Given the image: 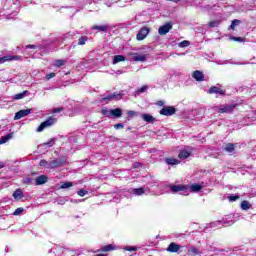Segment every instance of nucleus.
<instances>
[{
    "label": "nucleus",
    "mask_w": 256,
    "mask_h": 256,
    "mask_svg": "<svg viewBox=\"0 0 256 256\" xmlns=\"http://www.w3.org/2000/svg\"><path fill=\"white\" fill-rule=\"evenodd\" d=\"M99 251H101V250H96L95 253H99Z\"/></svg>",
    "instance_id": "nucleus-55"
},
{
    "label": "nucleus",
    "mask_w": 256,
    "mask_h": 256,
    "mask_svg": "<svg viewBox=\"0 0 256 256\" xmlns=\"http://www.w3.org/2000/svg\"><path fill=\"white\" fill-rule=\"evenodd\" d=\"M188 253L191 256H196V255H201V252H199V249L195 248V247H191L188 249Z\"/></svg>",
    "instance_id": "nucleus-25"
},
{
    "label": "nucleus",
    "mask_w": 256,
    "mask_h": 256,
    "mask_svg": "<svg viewBox=\"0 0 256 256\" xmlns=\"http://www.w3.org/2000/svg\"><path fill=\"white\" fill-rule=\"evenodd\" d=\"M92 29H94L96 31H107L108 26L107 25H102V26L95 25L92 27Z\"/></svg>",
    "instance_id": "nucleus-29"
},
{
    "label": "nucleus",
    "mask_w": 256,
    "mask_h": 256,
    "mask_svg": "<svg viewBox=\"0 0 256 256\" xmlns=\"http://www.w3.org/2000/svg\"><path fill=\"white\" fill-rule=\"evenodd\" d=\"M241 209H243V211H248V209H251V203L247 200L242 201Z\"/></svg>",
    "instance_id": "nucleus-24"
},
{
    "label": "nucleus",
    "mask_w": 256,
    "mask_h": 256,
    "mask_svg": "<svg viewBox=\"0 0 256 256\" xmlns=\"http://www.w3.org/2000/svg\"><path fill=\"white\" fill-rule=\"evenodd\" d=\"M191 45V42L188 40H183L182 42H180L178 44V47L180 48H185V47H189Z\"/></svg>",
    "instance_id": "nucleus-30"
},
{
    "label": "nucleus",
    "mask_w": 256,
    "mask_h": 256,
    "mask_svg": "<svg viewBox=\"0 0 256 256\" xmlns=\"http://www.w3.org/2000/svg\"><path fill=\"white\" fill-rule=\"evenodd\" d=\"M115 249H116L115 246H113V244H110L102 247L101 251H103L104 253H107V251H115Z\"/></svg>",
    "instance_id": "nucleus-27"
},
{
    "label": "nucleus",
    "mask_w": 256,
    "mask_h": 256,
    "mask_svg": "<svg viewBox=\"0 0 256 256\" xmlns=\"http://www.w3.org/2000/svg\"><path fill=\"white\" fill-rule=\"evenodd\" d=\"M63 107H59V108H54L52 110H50V113H61V111H63Z\"/></svg>",
    "instance_id": "nucleus-42"
},
{
    "label": "nucleus",
    "mask_w": 256,
    "mask_h": 256,
    "mask_svg": "<svg viewBox=\"0 0 256 256\" xmlns=\"http://www.w3.org/2000/svg\"><path fill=\"white\" fill-rule=\"evenodd\" d=\"M237 25H239V20H233L230 25V28L235 29V27H237Z\"/></svg>",
    "instance_id": "nucleus-45"
},
{
    "label": "nucleus",
    "mask_w": 256,
    "mask_h": 256,
    "mask_svg": "<svg viewBox=\"0 0 256 256\" xmlns=\"http://www.w3.org/2000/svg\"><path fill=\"white\" fill-rule=\"evenodd\" d=\"M147 190L145 188H134L130 190L131 195H144Z\"/></svg>",
    "instance_id": "nucleus-17"
},
{
    "label": "nucleus",
    "mask_w": 256,
    "mask_h": 256,
    "mask_svg": "<svg viewBox=\"0 0 256 256\" xmlns=\"http://www.w3.org/2000/svg\"><path fill=\"white\" fill-rule=\"evenodd\" d=\"M102 115L104 117H121L123 115V111L120 108L108 110V109H103L102 110Z\"/></svg>",
    "instance_id": "nucleus-2"
},
{
    "label": "nucleus",
    "mask_w": 256,
    "mask_h": 256,
    "mask_svg": "<svg viewBox=\"0 0 256 256\" xmlns=\"http://www.w3.org/2000/svg\"><path fill=\"white\" fill-rule=\"evenodd\" d=\"M10 139H13V133H9L5 136H2L0 138V145H3L4 143H7V141H9Z\"/></svg>",
    "instance_id": "nucleus-20"
},
{
    "label": "nucleus",
    "mask_w": 256,
    "mask_h": 256,
    "mask_svg": "<svg viewBox=\"0 0 256 256\" xmlns=\"http://www.w3.org/2000/svg\"><path fill=\"white\" fill-rule=\"evenodd\" d=\"M183 246L172 242L168 245V247L166 248V251H168V253H182L183 250Z\"/></svg>",
    "instance_id": "nucleus-7"
},
{
    "label": "nucleus",
    "mask_w": 256,
    "mask_h": 256,
    "mask_svg": "<svg viewBox=\"0 0 256 256\" xmlns=\"http://www.w3.org/2000/svg\"><path fill=\"white\" fill-rule=\"evenodd\" d=\"M201 189H203V186L200 184L194 183L190 186V191H192L193 193H197V192L201 191Z\"/></svg>",
    "instance_id": "nucleus-21"
},
{
    "label": "nucleus",
    "mask_w": 256,
    "mask_h": 256,
    "mask_svg": "<svg viewBox=\"0 0 256 256\" xmlns=\"http://www.w3.org/2000/svg\"><path fill=\"white\" fill-rule=\"evenodd\" d=\"M40 167H49V162H47L46 160H41L39 163Z\"/></svg>",
    "instance_id": "nucleus-41"
},
{
    "label": "nucleus",
    "mask_w": 256,
    "mask_h": 256,
    "mask_svg": "<svg viewBox=\"0 0 256 256\" xmlns=\"http://www.w3.org/2000/svg\"><path fill=\"white\" fill-rule=\"evenodd\" d=\"M123 127H124V126H123L122 123H118V124H115V125H114V128H115V129H123Z\"/></svg>",
    "instance_id": "nucleus-48"
},
{
    "label": "nucleus",
    "mask_w": 256,
    "mask_h": 256,
    "mask_svg": "<svg viewBox=\"0 0 256 256\" xmlns=\"http://www.w3.org/2000/svg\"><path fill=\"white\" fill-rule=\"evenodd\" d=\"M54 65L55 67H63V65H65V60L63 59L55 60Z\"/></svg>",
    "instance_id": "nucleus-32"
},
{
    "label": "nucleus",
    "mask_w": 256,
    "mask_h": 256,
    "mask_svg": "<svg viewBox=\"0 0 256 256\" xmlns=\"http://www.w3.org/2000/svg\"><path fill=\"white\" fill-rule=\"evenodd\" d=\"M172 29H173V24L166 23L165 25L161 26L158 29V33H159V35H167V33H169V31Z\"/></svg>",
    "instance_id": "nucleus-12"
},
{
    "label": "nucleus",
    "mask_w": 256,
    "mask_h": 256,
    "mask_svg": "<svg viewBox=\"0 0 256 256\" xmlns=\"http://www.w3.org/2000/svg\"><path fill=\"white\" fill-rule=\"evenodd\" d=\"M61 165H63V161H61L60 159L51 161L49 163V166H46L47 169H55L56 167H61Z\"/></svg>",
    "instance_id": "nucleus-15"
},
{
    "label": "nucleus",
    "mask_w": 256,
    "mask_h": 256,
    "mask_svg": "<svg viewBox=\"0 0 256 256\" xmlns=\"http://www.w3.org/2000/svg\"><path fill=\"white\" fill-rule=\"evenodd\" d=\"M150 31L151 30L149 29V27H142L136 35L137 41H143L144 39H147V35H149Z\"/></svg>",
    "instance_id": "nucleus-6"
},
{
    "label": "nucleus",
    "mask_w": 256,
    "mask_h": 256,
    "mask_svg": "<svg viewBox=\"0 0 256 256\" xmlns=\"http://www.w3.org/2000/svg\"><path fill=\"white\" fill-rule=\"evenodd\" d=\"M147 89H149V86L144 85L140 89L136 91V95H141V93H146Z\"/></svg>",
    "instance_id": "nucleus-31"
},
{
    "label": "nucleus",
    "mask_w": 256,
    "mask_h": 256,
    "mask_svg": "<svg viewBox=\"0 0 256 256\" xmlns=\"http://www.w3.org/2000/svg\"><path fill=\"white\" fill-rule=\"evenodd\" d=\"M217 25H219V21L217 20L208 23V27L210 28L217 27Z\"/></svg>",
    "instance_id": "nucleus-37"
},
{
    "label": "nucleus",
    "mask_w": 256,
    "mask_h": 256,
    "mask_svg": "<svg viewBox=\"0 0 256 256\" xmlns=\"http://www.w3.org/2000/svg\"><path fill=\"white\" fill-rule=\"evenodd\" d=\"M191 152H189L187 149H183L180 151L178 157L179 159H187L188 157H190Z\"/></svg>",
    "instance_id": "nucleus-18"
},
{
    "label": "nucleus",
    "mask_w": 256,
    "mask_h": 256,
    "mask_svg": "<svg viewBox=\"0 0 256 256\" xmlns=\"http://www.w3.org/2000/svg\"><path fill=\"white\" fill-rule=\"evenodd\" d=\"M21 56L19 55H6L0 58V65H3V63H7V61H20Z\"/></svg>",
    "instance_id": "nucleus-9"
},
{
    "label": "nucleus",
    "mask_w": 256,
    "mask_h": 256,
    "mask_svg": "<svg viewBox=\"0 0 256 256\" xmlns=\"http://www.w3.org/2000/svg\"><path fill=\"white\" fill-rule=\"evenodd\" d=\"M142 119L146 121V123H153L155 121V118H153V116L150 114H143Z\"/></svg>",
    "instance_id": "nucleus-23"
},
{
    "label": "nucleus",
    "mask_w": 256,
    "mask_h": 256,
    "mask_svg": "<svg viewBox=\"0 0 256 256\" xmlns=\"http://www.w3.org/2000/svg\"><path fill=\"white\" fill-rule=\"evenodd\" d=\"M178 55H185V53H181V54H178Z\"/></svg>",
    "instance_id": "nucleus-56"
},
{
    "label": "nucleus",
    "mask_w": 256,
    "mask_h": 256,
    "mask_svg": "<svg viewBox=\"0 0 256 256\" xmlns=\"http://www.w3.org/2000/svg\"><path fill=\"white\" fill-rule=\"evenodd\" d=\"M228 153H233V151H235V144L229 143L226 144L225 148H224Z\"/></svg>",
    "instance_id": "nucleus-28"
},
{
    "label": "nucleus",
    "mask_w": 256,
    "mask_h": 256,
    "mask_svg": "<svg viewBox=\"0 0 256 256\" xmlns=\"http://www.w3.org/2000/svg\"><path fill=\"white\" fill-rule=\"evenodd\" d=\"M172 193H179L182 191L185 195H189V187L187 185H170Z\"/></svg>",
    "instance_id": "nucleus-5"
},
{
    "label": "nucleus",
    "mask_w": 256,
    "mask_h": 256,
    "mask_svg": "<svg viewBox=\"0 0 256 256\" xmlns=\"http://www.w3.org/2000/svg\"><path fill=\"white\" fill-rule=\"evenodd\" d=\"M14 199H23V190L22 189H16L15 192L13 193Z\"/></svg>",
    "instance_id": "nucleus-22"
},
{
    "label": "nucleus",
    "mask_w": 256,
    "mask_h": 256,
    "mask_svg": "<svg viewBox=\"0 0 256 256\" xmlns=\"http://www.w3.org/2000/svg\"><path fill=\"white\" fill-rule=\"evenodd\" d=\"M57 123V119L55 118H48L46 121L42 122L40 126L37 128L38 133H41L44 129H47V127H51L52 125H55Z\"/></svg>",
    "instance_id": "nucleus-4"
},
{
    "label": "nucleus",
    "mask_w": 256,
    "mask_h": 256,
    "mask_svg": "<svg viewBox=\"0 0 256 256\" xmlns=\"http://www.w3.org/2000/svg\"><path fill=\"white\" fill-rule=\"evenodd\" d=\"M208 93L209 95H225L224 90H222L217 86L210 87V89L208 90Z\"/></svg>",
    "instance_id": "nucleus-13"
},
{
    "label": "nucleus",
    "mask_w": 256,
    "mask_h": 256,
    "mask_svg": "<svg viewBox=\"0 0 256 256\" xmlns=\"http://www.w3.org/2000/svg\"><path fill=\"white\" fill-rule=\"evenodd\" d=\"M27 93H28L27 91H23L22 93L16 94L14 96V99H16V100L24 99V97L27 95Z\"/></svg>",
    "instance_id": "nucleus-33"
},
{
    "label": "nucleus",
    "mask_w": 256,
    "mask_h": 256,
    "mask_svg": "<svg viewBox=\"0 0 256 256\" xmlns=\"http://www.w3.org/2000/svg\"><path fill=\"white\" fill-rule=\"evenodd\" d=\"M23 211H25V209H23V208H17L15 211H14V213H13V215H15V216H17V215H21V213H23Z\"/></svg>",
    "instance_id": "nucleus-40"
},
{
    "label": "nucleus",
    "mask_w": 256,
    "mask_h": 256,
    "mask_svg": "<svg viewBox=\"0 0 256 256\" xmlns=\"http://www.w3.org/2000/svg\"><path fill=\"white\" fill-rule=\"evenodd\" d=\"M85 43H87V37L86 36H81L78 39V45H85Z\"/></svg>",
    "instance_id": "nucleus-35"
},
{
    "label": "nucleus",
    "mask_w": 256,
    "mask_h": 256,
    "mask_svg": "<svg viewBox=\"0 0 256 256\" xmlns=\"http://www.w3.org/2000/svg\"><path fill=\"white\" fill-rule=\"evenodd\" d=\"M208 251H217V248L216 247H213V246H209L207 248Z\"/></svg>",
    "instance_id": "nucleus-52"
},
{
    "label": "nucleus",
    "mask_w": 256,
    "mask_h": 256,
    "mask_svg": "<svg viewBox=\"0 0 256 256\" xmlns=\"http://www.w3.org/2000/svg\"><path fill=\"white\" fill-rule=\"evenodd\" d=\"M128 57H132L130 61L145 63L147 61V55L146 54H139L135 52H129Z\"/></svg>",
    "instance_id": "nucleus-3"
},
{
    "label": "nucleus",
    "mask_w": 256,
    "mask_h": 256,
    "mask_svg": "<svg viewBox=\"0 0 256 256\" xmlns=\"http://www.w3.org/2000/svg\"><path fill=\"white\" fill-rule=\"evenodd\" d=\"M31 114V109H25L18 111L14 116V121H19V119H23V117H27V115Z\"/></svg>",
    "instance_id": "nucleus-11"
},
{
    "label": "nucleus",
    "mask_w": 256,
    "mask_h": 256,
    "mask_svg": "<svg viewBox=\"0 0 256 256\" xmlns=\"http://www.w3.org/2000/svg\"><path fill=\"white\" fill-rule=\"evenodd\" d=\"M160 115H165V117H169L171 115H175V108L173 106L163 107L160 110Z\"/></svg>",
    "instance_id": "nucleus-10"
},
{
    "label": "nucleus",
    "mask_w": 256,
    "mask_h": 256,
    "mask_svg": "<svg viewBox=\"0 0 256 256\" xmlns=\"http://www.w3.org/2000/svg\"><path fill=\"white\" fill-rule=\"evenodd\" d=\"M43 145L47 147H53V145H55V139L52 138L50 141L44 143Z\"/></svg>",
    "instance_id": "nucleus-36"
},
{
    "label": "nucleus",
    "mask_w": 256,
    "mask_h": 256,
    "mask_svg": "<svg viewBox=\"0 0 256 256\" xmlns=\"http://www.w3.org/2000/svg\"><path fill=\"white\" fill-rule=\"evenodd\" d=\"M218 223H222L223 225H233L234 221H226V220H222L221 222H218Z\"/></svg>",
    "instance_id": "nucleus-46"
},
{
    "label": "nucleus",
    "mask_w": 256,
    "mask_h": 256,
    "mask_svg": "<svg viewBox=\"0 0 256 256\" xmlns=\"http://www.w3.org/2000/svg\"><path fill=\"white\" fill-rule=\"evenodd\" d=\"M127 115H128V117H133L134 115H136V112L133 110H130V111H128Z\"/></svg>",
    "instance_id": "nucleus-49"
},
{
    "label": "nucleus",
    "mask_w": 256,
    "mask_h": 256,
    "mask_svg": "<svg viewBox=\"0 0 256 256\" xmlns=\"http://www.w3.org/2000/svg\"><path fill=\"white\" fill-rule=\"evenodd\" d=\"M167 165H179L180 161L175 158H166Z\"/></svg>",
    "instance_id": "nucleus-26"
},
{
    "label": "nucleus",
    "mask_w": 256,
    "mask_h": 256,
    "mask_svg": "<svg viewBox=\"0 0 256 256\" xmlns=\"http://www.w3.org/2000/svg\"><path fill=\"white\" fill-rule=\"evenodd\" d=\"M3 167H5V163L0 162V169H3Z\"/></svg>",
    "instance_id": "nucleus-54"
},
{
    "label": "nucleus",
    "mask_w": 256,
    "mask_h": 256,
    "mask_svg": "<svg viewBox=\"0 0 256 256\" xmlns=\"http://www.w3.org/2000/svg\"><path fill=\"white\" fill-rule=\"evenodd\" d=\"M48 180L49 178H47V176L45 175L38 176L35 179V185H45V183H47Z\"/></svg>",
    "instance_id": "nucleus-14"
},
{
    "label": "nucleus",
    "mask_w": 256,
    "mask_h": 256,
    "mask_svg": "<svg viewBox=\"0 0 256 256\" xmlns=\"http://www.w3.org/2000/svg\"><path fill=\"white\" fill-rule=\"evenodd\" d=\"M69 187H73L72 182H64L61 186L60 189H69Z\"/></svg>",
    "instance_id": "nucleus-34"
},
{
    "label": "nucleus",
    "mask_w": 256,
    "mask_h": 256,
    "mask_svg": "<svg viewBox=\"0 0 256 256\" xmlns=\"http://www.w3.org/2000/svg\"><path fill=\"white\" fill-rule=\"evenodd\" d=\"M55 73L54 72H52V73H50V74H47L46 75V79H47V81H49L50 79H53V77H55Z\"/></svg>",
    "instance_id": "nucleus-47"
},
{
    "label": "nucleus",
    "mask_w": 256,
    "mask_h": 256,
    "mask_svg": "<svg viewBox=\"0 0 256 256\" xmlns=\"http://www.w3.org/2000/svg\"><path fill=\"white\" fill-rule=\"evenodd\" d=\"M192 77L196 81H203L205 76H203V72L196 70L193 72Z\"/></svg>",
    "instance_id": "nucleus-16"
},
{
    "label": "nucleus",
    "mask_w": 256,
    "mask_h": 256,
    "mask_svg": "<svg viewBox=\"0 0 256 256\" xmlns=\"http://www.w3.org/2000/svg\"><path fill=\"white\" fill-rule=\"evenodd\" d=\"M235 109V104H225L212 107V111L216 113H231Z\"/></svg>",
    "instance_id": "nucleus-1"
},
{
    "label": "nucleus",
    "mask_w": 256,
    "mask_h": 256,
    "mask_svg": "<svg viewBox=\"0 0 256 256\" xmlns=\"http://www.w3.org/2000/svg\"><path fill=\"white\" fill-rule=\"evenodd\" d=\"M26 49H37V46H35V45H27Z\"/></svg>",
    "instance_id": "nucleus-51"
},
{
    "label": "nucleus",
    "mask_w": 256,
    "mask_h": 256,
    "mask_svg": "<svg viewBox=\"0 0 256 256\" xmlns=\"http://www.w3.org/2000/svg\"><path fill=\"white\" fill-rule=\"evenodd\" d=\"M125 251H137L136 246H127L124 248Z\"/></svg>",
    "instance_id": "nucleus-44"
},
{
    "label": "nucleus",
    "mask_w": 256,
    "mask_h": 256,
    "mask_svg": "<svg viewBox=\"0 0 256 256\" xmlns=\"http://www.w3.org/2000/svg\"><path fill=\"white\" fill-rule=\"evenodd\" d=\"M232 39H233V41H238L239 43H241V41H243V38H241V37H233Z\"/></svg>",
    "instance_id": "nucleus-50"
},
{
    "label": "nucleus",
    "mask_w": 256,
    "mask_h": 256,
    "mask_svg": "<svg viewBox=\"0 0 256 256\" xmlns=\"http://www.w3.org/2000/svg\"><path fill=\"white\" fill-rule=\"evenodd\" d=\"M88 191L87 190H84V189H81L77 192V194L80 196V197H85V195H87Z\"/></svg>",
    "instance_id": "nucleus-39"
},
{
    "label": "nucleus",
    "mask_w": 256,
    "mask_h": 256,
    "mask_svg": "<svg viewBox=\"0 0 256 256\" xmlns=\"http://www.w3.org/2000/svg\"><path fill=\"white\" fill-rule=\"evenodd\" d=\"M229 201L234 202L239 199V195H231L228 197Z\"/></svg>",
    "instance_id": "nucleus-43"
},
{
    "label": "nucleus",
    "mask_w": 256,
    "mask_h": 256,
    "mask_svg": "<svg viewBox=\"0 0 256 256\" xmlns=\"http://www.w3.org/2000/svg\"><path fill=\"white\" fill-rule=\"evenodd\" d=\"M122 95L119 93L110 94L104 98H102L100 101L101 103H109L111 101H119L121 99Z\"/></svg>",
    "instance_id": "nucleus-8"
},
{
    "label": "nucleus",
    "mask_w": 256,
    "mask_h": 256,
    "mask_svg": "<svg viewBox=\"0 0 256 256\" xmlns=\"http://www.w3.org/2000/svg\"><path fill=\"white\" fill-rule=\"evenodd\" d=\"M23 183H24L25 185H33V180H32V178H25V179L23 180Z\"/></svg>",
    "instance_id": "nucleus-38"
},
{
    "label": "nucleus",
    "mask_w": 256,
    "mask_h": 256,
    "mask_svg": "<svg viewBox=\"0 0 256 256\" xmlns=\"http://www.w3.org/2000/svg\"><path fill=\"white\" fill-rule=\"evenodd\" d=\"M123 61H125V56H123V55H115L114 57H113V65H117V63H121V62H123Z\"/></svg>",
    "instance_id": "nucleus-19"
},
{
    "label": "nucleus",
    "mask_w": 256,
    "mask_h": 256,
    "mask_svg": "<svg viewBox=\"0 0 256 256\" xmlns=\"http://www.w3.org/2000/svg\"><path fill=\"white\" fill-rule=\"evenodd\" d=\"M116 74H117V75H123V70H118V71L116 72Z\"/></svg>",
    "instance_id": "nucleus-53"
}]
</instances>
